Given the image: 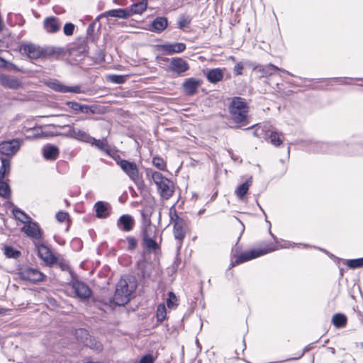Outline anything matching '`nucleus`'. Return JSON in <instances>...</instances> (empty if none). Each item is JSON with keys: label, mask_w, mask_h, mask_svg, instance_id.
Segmentation results:
<instances>
[{"label": "nucleus", "mask_w": 363, "mask_h": 363, "mask_svg": "<svg viewBox=\"0 0 363 363\" xmlns=\"http://www.w3.org/2000/svg\"><path fill=\"white\" fill-rule=\"evenodd\" d=\"M136 283L131 277H123L117 283L113 298L104 301V305L110 308L113 306H124L128 303L132 294L136 289Z\"/></svg>", "instance_id": "1"}, {"label": "nucleus", "mask_w": 363, "mask_h": 363, "mask_svg": "<svg viewBox=\"0 0 363 363\" xmlns=\"http://www.w3.org/2000/svg\"><path fill=\"white\" fill-rule=\"evenodd\" d=\"M230 119L237 124L236 128L248 124L249 106L246 99L233 97L228 106Z\"/></svg>", "instance_id": "2"}, {"label": "nucleus", "mask_w": 363, "mask_h": 363, "mask_svg": "<svg viewBox=\"0 0 363 363\" xmlns=\"http://www.w3.org/2000/svg\"><path fill=\"white\" fill-rule=\"evenodd\" d=\"M146 174L151 177L152 182L157 187L160 196L165 200L170 199L174 194V184L171 180L162 175V173L152 169H147Z\"/></svg>", "instance_id": "3"}, {"label": "nucleus", "mask_w": 363, "mask_h": 363, "mask_svg": "<svg viewBox=\"0 0 363 363\" xmlns=\"http://www.w3.org/2000/svg\"><path fill=\"white\" fill-rule=\"evenodd\" d=\"M17 274L21 280L30 283L40 282L45 278V275L36 268L28 266L21 267L17 269Z\"/></svg>", "instance_id": "4"}, {"label": "nucleus", "mask_w": 363, "mask_h": 363, "mask_svg": "<svg viewBox=\"0 0 363 363\" xmlns=\"http://www.w3.org/2000/svg\"><path fill=\"white\" fill-rule=\"evenodd\" d=\"M276 250L274 247H269L265 249H259V250H250L249 251H245L244 252L240 253L235 261L232 262L230 265V268L234 267L236 265H238L241 263L247 262L252 259H255L262 255H266L269 252H273Z\"/></svg>", "instance_id": "5"}, {"label": "nucleus", "mask_w": 363, "mask_h": 363, "mask_svg": "<svg viewBox=\"0 0 363 363\" xmlns=\"http://www.w3.org/2000/svg\"><path fill=\"white\" fill-rule=\"evenodd\" d=\"M76 339L84 345L96 350H101V344L92 339L89 332L84 328L77 329L74 332Z\"/></svg>", "instance_id": "6"}, {"label": "nucleus", "mask_w": 363, "mask_h": 363, "mask_svg": "<svg viewBox=\"0 0 363 363\" xmlns=\"http://www.w3.org/2000/svg\"><path fill=\"white\" fill-rule=\"evenodd\" d=\"M70 284L75 295L82 300L88 299L92 294L89 286L82 281L73 278Z\"/></svg>", "instance_id": "7"}, {"label": "nucleus", "mask_w": 363, "mask_h": 363, "mask_svg": "<svg viewBox=\"0 0 363 363\" xmlns=\"http://www.w3.org/2000/svg\"><path fill=\"white\" fill-rule=\"evenodd\" d=\"M20 51L26 55L30 59H38L45 57L44 48L33 43H27L21 45Z\"/></svg>", "instance_id": "8"}, {"label": "nucleus", "mask_w": 363, "mask_h": 363, "mask_svg": "<svg viewBox=\"0 0 363 363\" xmlns=\"http://www.w3.org/2000/svg\"><path fill=\"white\" fill-rule=\"evenodd\" d=\"M21 143L18 139L3 141L0 143V154L7 157H13L19 150Z\"/></svg>", "instance_id": "9"}, {"label": "nucleus", "mask_w": 363, "mask_h": 363, "mask_svg": "<svg viewBox=\"0 0 363 363\" xmlns=\"http://www.w3.org/2000/svg\"><path fill=\"white\" fill-rule=\"evenodd\" d=\"M119 167L130 180L138 184L140 177L138 167L135 162L125 160Z\"/></svg>", "instance_id": "10"}, {"label": "nucleus", "mask_w": 363, "mask_h": 363, "mask_svg": "<svg viewBox=\"0 0 363 363\" xmlns=\"http://www.w3.org/2000/svg\"><path fill=\"white\" fill-rule=\"evenodd\" d=\"M169 69L178 76H184L185 72L189 69V65L182 57H173L170 60Z\"/></svg>", "instance_id": "11"}, {"label": "nucleus", "mask_w": 363, "mask_h": 363, "mask_svg": "<svg viewBox=\"0 0 363 363\" xmlns=\"http://www.w3.org/2000/svg\"><path fill=\"white\" fill-rule=\"evenodd\" d=\"M254 70L259 72L261 74V77H270V76L274 74L277 72H281L288 75L293 76V74H291L287 70L279 68L271 63L266 65H258L254 68Z\"/></svg>", "instance_id": "12"}, {"label": "nucleus", "mask_w": 363, "mask_h": 363, "mask_svg": "<svg viewBox=\"0 0 363 363\" xmlns=\"http://www.w3.org/2000/svg\"><path fill=\"white\" fill-rule=\"evenodd\" d=\"M201 84L202 81L201 79L194 77L186 79L182 83L184 94L189 96L195 95Z\"/></svg>", "instance_id": "13"}, {"label": "nucleus", "mask_w": 363, "mask_h": 363, "mask_svg": "<svg viewBox=\"0 0 363 363\" xmlns=\"http://www.w3.org/2000/svg\"><path fill=\"white\" fill-rule=\"evenodd\" d=\"M21 231L25 233L28 237L40 240L42 238V230L36 222H33L32 220L26 223V225L21 228Z\"/></svg>", "instance_id": "14"}, {"label": "nucleus", "mask_w": 363, "mask_h": 363, "mask_svg": "<svg viewBox=\"0 0 363 363\" xmlns=\"http://www.w3.org/2000/svg\"><path fill=\"white\" fill-rule=\"evenodd\" d=\"M157 48L167 55H173L184 52L186 48V45L183 43H166L158 45Z\"/></svg>", "instance_id": "15"}, {"label": "nucleus", "mask_w": 363, "mask_h": 363, "mask_svg": "<svg viewBox=\"0 0 363 363\" xmlns=\"http://www.w3.org/2000/svg\"><path fill=\"white\" fill-rule=\"evenodd\" d=\"M0 84L11 89H17L22 86V82L17 77L4 74H0Z\"/></svg>", "instance_id": "16"}, {"label": "nucleus", "mask_w": 363, "mask_h": 363, "mask_svg": "<svg viewBox=\"0 0 363 363\" xmlns=\"http://www.w3.org/2000/svg\"><path fill=\"white\" fill-rule=\"evenodd\" d=\"M50 88L55 91L60 93L72 92L76 94L84 93V90L79 85L68 86L60 82H52L50 84Z\"/></svg>", "instance_id": "17"}, {"label": "nucleus", "mask_w": 363, "mask_h": 363, "mask_svg": "<svg viewBox=\"0 0 363 363\" xmlns=\"http://www.w3.org/2000/svg\"><path fill=\"white\" fill-rule=\"evenodd\" d=\"M134 224L135 220L133 218L128 214L122 215L117 221L118 228L124 232L131 231Z\"/></svg>", "instance_id": "18"}, {"label": "nucleus", "mask_w": 363, "mask_h": 363, "mask_svg": "<svg viewBox=\"0 0 363 363\" xmlns=\"http://www.w3.org/2000/svg\"><path fill=\"white\" fill-rule=\"evenodd\" d=\"M38 256L48 264L52 265L57 262V258L52 252L44 245L38 247Z\"/></svg>", "instance_id": "19"}, {"label": "nucleus", "mask_w": 363, "mask_h": 363, "mask_svg": "<svg viewBox=\"0 0 363 363\" xmlns=\"http://www.w3.org/2000/svg\"><path fill=\"white\" fill-rule=\"evenodd\" d=\"M43 26L48 33H55L60 30L61 23L60 22V20L56 17H47L44 20Z\"/></svg>", "instance_id": "20"}, {"label": "nucleus", "mask_w": 363, "mask_h": 363, "mask_svg": "<svg viewBox=\"0 0 363 363\" xmlns=\"http://www.w3.org/2000/svg\"><path fill=\"white\" fill-rule=\"evenodd\" d=\"M130 16V13L125 9H116L106 11L98 16V18L102 17H115L118 18L126 19Z\"/></svg>", "instance_id": "21"}, {"label": "nucleus", "mask_w": 363, "mask_h": 363, "mask_svg": "<svg viewBox=\"0 0 363 363\" xmlns=\"http://www.w3.org/2000/svg\"><path fill=\"white\" fill-rule=\"evenodd\" d=\"M42 151L43 157L47 160H55L60 154L59 148L57 146L51 144L45 145L43 147Z\"/></svg>", "instance_id": "22"}, {"label": "nucleus", "mask_w": 363, "mask_h": 363, "mask_svg": "<svg viewBox=\"0 0 363 363\" xmlns=\"http://www.w3.org/2000/svg\"><path fill=\"white\" fill-rule=\"evenodd\" d=\"M184 221L182 223H176L174 224L173 233L174 238L178 242V250H179L182 245V241L185 238V231L184 229Z\"/></svg>", "instance_id": "23"}, {"label": "nucleus", "mask_w": 363, "mask_h": 363, "mask_svg": "<svg viewBox=\"0 0 363 363\" xmlns=\"http://www.w3.org/2000/svg\"><path fill=\"white\" fill-rule=\"evenodd\" d=\"M168 26V21L165 17H157L151 23V30L160 33Z\"/></svg>", "instance_id": "24"}, {"label": "nucleus", "mask_w": 363, "mask_h": 363, "mask_svg": "<svg viewBox=\"0 0 363 363\" xmlns=\"http://www.w3.org/2000/svg\"><path fill=\"white\" fill-rule=\"evenodd\" d=\"M96 216L99 218H106L108 216V203L104 201H97L95 205Z\"/></svg>", "instance_id": "25"}, {"label": "nucleus", "mask_w": 363, "mask_h": 363, "mask_svg": "<svg viewBox=\"0 0 363 363\" xmlns=\"http://www.w3.org/2000/svg\"><path fill=\"white\" fill-rule=\"evenodd\" d=\"M91 146H94L97 149L101 151L104 152L106 154L110 150L111 147L108 145L106 138L96 139L94 137H91V140L89 143Z\"/></svg>", "instance_id": "26"}, {"label": "nucleus", "mask_w": 363, "mask_h": 363, "mask_svg": "<svg viewBox=\"0 0 363 363\" xmlns=\"http://www.w3.org/2000/svg\"><path fill=\"white\" fill-rule=\"evenodd\" d=\"M252 177H250L248 179L246 180L245 182L238 186V188L235 189V194L240 200L242 199L243 197L247 194L249 188L252 185Z\"/></svg>", "instance_id": "27"}, {"label": "nucleus", "mask_w": 363, "mask_h": 363, "mask_svg": "<svg viewBox=\"0 0 363 363\" xmlns=\"http://www.w3.org/2000/svg\"><path fill=\"white\" fill-rule=\"evenodd\" d=\"M223 77V72L219 68L212 69L207 73V79L211 82L216 84L222 80Z\"/></svg>", "instance_id": "28"}, {"label": "nucleus", "mask_w": 363, "mask_h": 363, "mask_svg": "<svg viewBox=\"0 0 363 363\" xmlns=\"http://www.w3.org/2000/svg\"><path fill=\"white\" fill-rule=\"evenodd\" d=\"M0 160L1 162V166L0 167V180H3L10 172L11 162L9 159L4 157H1Z\"/></svg>", "instance_id": "29"}, {"label": "nucleus", "mask_w": 363, "mask_h": 363, "mask_svg": "<svg viewBox=\"0 0 363 363\" xmlns=\"http://www.w3.org/2000/svg\"><path fill=\"white\" fill-rule=\"evenodd\" d=\"M12 213L15 218L23 223H26L32 220L27 213L18 207H14L12 209Z\"/></svg>", "instance_id": "30"}, {"label": "nucleus", "mask_w": 363, "mask_h": 363, "mask_svg": "<svg viewBox=\"0 0 363 363\" xmlns=\"http://www.w3.org/2000/svg\"><path fill=\"white\" fill-rule=\"evenodd\" d=\"M91 137L87 132L77 128H75L74 140L89 144L91 140Z\"/></svg>", "instance_id": "31"}, {"label": "nucleus", "mask_w": 363, "mask_h": 363, "mask_svg": "<svg viewBox=\"0 0 363 363\" xmlns=\"http://www.w3.org/2000/svg\"><path fill=\"white\" fill-rule=\"evenodd\" d=\"M143 245L144 247L149 252L155 251L159 248V245L154 240L152 235L143 238Z\"/></svg>", "instance_id": "32"}, {"label": "nucleus", "mask_w": 363, "mask_h": 363, "mask_svg": "<svg viewBox=\"0 0 363 363\" xmlns=\"http://www.w3.org/2000/svg\"><path fill=\"white\" fill-rule=\"evenodd\" d=\"M347 317L342 313H336L332 318V323L336 328H343L347 324Z\"/></svg>", "instance_id": "33"}, {"label": "nucleus", "mask_w": 363, "mask_h": 363, "mask_svg": "<svg viewBox=\"0 0 363 363\" xmlns=\"http://www.w3.org/2000/svg\"><path fill=\"white\" fill-rule=\"evenodd\" d=\"M147 6V2L145 1H142L133 4L130 8V11L132 13L140 14L146 10Z\"/></svg>", "instance_id": "34"}, {"label": "nucleus", "mask_w": 363, "mask_h": 363, "mask_svg": "<svg viewBox=\"0 0 363 363\" xmlns=\"http://www.w3.org/2000/svg\"><path fill=\"white\" fill-rule=\"evenodd\" d=\"M4 255L8 258L17 259L21 256V252L11 246H4Z\"/></svg>", "instance_id": "35"}, {"label": "nucleus", "mask_w": 363, "mask_h": 363, "mask_svg": "<svg viewBox=\"0 0 363 363\" xmlns=\"http://www.w3.org/2000/svg\"><path fill=\"white\" fill-rule=\"evenodd\" d=\"M128 78L127 75H118V74H109L107 76L106 79L108 81L116 84H121L125 82Z\"/></svg>", "instance_id": "36"}, {"label": "nucleus", "mask_w": 363, "mask_h": 363, "mask_svg": "<svg viewBox=\"0 0 363 363\" xmlns=\"http://www.w3.org/2000/svg\"><path fill=\"white\" fill-rule=\"evenodd\" d=\"M318 147H320V150H317V152H337L335 150V145H330L327 143H318L316 144Z\"/></svg>", "instance_id": "37"}, {"label": "nucleus", "mask_w": 363, "mask_h": 363, "mask_svg": "<svg viewBox=\"0 0 363 363\" xmlns=\"http://www.w3.org/2000/svg\"><path fill=\"white\" fill-rule=\"evenodd\" d=\"M10 194L11 189L9 185L3 180H0V196L4 198H8L10 196Z\"/></svg>", "instance_id": "38"}, {"label": "nucleus", "mask_w": 363, "mask_h": 363, "mask_svg": "<svg viewBox=\"0 0 363 363\" xmlns=\"http://www.w3.org/2000/svg\"><path fill=\"white\" fill-rule=\"evenodd\" d=\"M106 155L110 156L118 166H120L125 160L121 158L117 150H112L111 148Z\"/></svg>", "instance_id": "39"}, {"label": "nucleus", "mask_w": 363, "mask_h": 363, "mask_svg": "<svg viewBox=\"0 0 363 363\" xmlns=\"http://www.w3.org/2000/svg\"><path fill=\"white\" fill-rule=\"evenodd\" d=\"M166 313H167V311H166V308H165L164 305L160 304L157 306V312H156L157 321L160 322V323L162 322L166 318Z\"/></svg>", "instance_id": "40"}, {"label": "nucleus", "mask_w": 363, "mask_h": 363, "mask_svg": "<svg viewBox=\"0 0 363 363\" xmlns=\"http://www.w3.org/2000/svg\"><path fill=\"white\" fill-rule=\"evenodd\" d=\"M269 139L271 143L277 147L282 143V139L281 138V135L275 131H273L270 133Z\"/></svg>", "instance_id": "41"}, {"label": "nucleus", "mask_w": 363, "mask_h": 363, "mask_svg": "<svg viewBox=\"0 0 363 363\" xmlns=\"http://www.w3.org/2000/svg\"><path fill=\"white\" fill-rule=\"evenodd\" d=\"M347 265L350 269H357L363 267V257L353 259H348Z\"/></svg>", "instance_id": "42"}, {"label": "nucleus", "mask_w": 363, "mask_h": 363, "mask_svg": "<svg viewBox=\"0 0 363 363\" xmlns=\"http://www.w3.org/2000/svg\"><path fill=\"white\" fill-rule=\"evenodd\" d=\"M152 164L155 167H157L160 170L164 171L166 169V163L164 160L160 157H154L152 158Z\"/></svg>", "instance_id": "43"}, {"label": "nucleus", "mask_w": 363, "mask_h": 363, "mask_svg": "<svg viewBox=\"0 0 363 363\" xmlns=\"http://www.w3.org/2000/svg\"><path fill=\"white\" fill-rule=\"evenodd\" d=\"M169 214L170 221L172 223H173L174 224L176 223H179H179L184 222V220L178 216L177 211L174 207H172L169 209Z\"/></svg>", "instance_id": "44"}, {"label": "nucleus", "mask_w": 363, "mask_h": 363, "mask_svg": "<svg viewBox=\"0 0 363 363\" xmlns=\"http://www.w3.org/2000/svg\"><path fill=\"white\" fill-rule=\"evenodd\" d=\"M125 241L128 243L127 250L132 252L135 250L138 246V240L134 237L128 236Z\"/></svg>", "instance_id": "45"}, {"label": "nucleus", "mask_w": 363, "mask_h": 363, "mask_svg": "<svg viewBox=\"0 0 363 363\" xmlns=\"http://www.w3.org/2000/svg\"><path fill=\"white\" fill-rule=\"evenodd\" d=\"M191 23V19L189 17L182 16L179 17L178 21V28L184 30Z\"/></svg>", "instance_id": "46"}, {"label": "nucleus", "mask_w": 363, "mask_h": 363, "mask_svg": "<svg viewBox=\"0 0 363 363\" xmlns=\"http://www.w3.org/2000/svg\"><path fill=\"white\" fill-rule=\"evenodd\" d=\"M177 301V297L175 294L173 292L169 293V297L167 299V306L169 308H173L175 306H177L176 303Z\"/></svg>", "instance_id": "47"}, {"label": "nucleus", "mask_w": 363, "mask_h": 363, "mask_svg": "<svg viewBox=\"0 0 363 363\" xmlns=\"http://www.w3.org/2000/svg\"><path fill=\"white\" fill-rule=\"evenodd\" d=\"M80 113L94 114L96 113V106L82 104Z\"/></svg>", "instance_id": "48"}, {"label": "nucleus", "mask_w": 363, "mask_h": 363, "mask_svg": "<svg viewBox=\"0 0 363 363\" xmlns=\"http://www.w3.org/2000/svg\"><path fill=\"white\" fill-rule=\"evenodd\" d=\"M62 128L67 129V131L65 133V136L74 139L76 128L74 125H66L62 126Z\"/></svg>", "instance_id": "49"}, {"label": "nucleus", "mask_w": 363, "mask_h": 363, "mask_svg": "<svg viewBox=\"0 0 363 363\" xmlns=\"http://www.w3.org/2000/svg\"><path fill=\"white\" fill-rule=\"evenodd\" d=\"M74 25L72 23H65L63 28L64 34L67 36L72 35L74 33Z\"/></svg>", "instance_id": "50"}, {"label": "nucleus", "mask_w": 363, "mask_h": 363, "mask_svg": "<svg viewBox=\"0 0 363 363\" xmlns=\"http://www.w3.org/2000/svg\"><path fill=\"white\" fill-rule=\"evenodd\" d=\"M66 106H67L69 108L72 109L73 111L76 112H80L82 104L76 102V101H67L65 103Z\"/></svg>", "instance_id": "51"}, {"label": "nucleus", "mask_w": 363, "mask_h": 363, "mask_svg": "<svg viewBox=\"0 0 363 363\" xmlns=\"http://www.w3.org/2000/svg\"><path fill=\"white\" fill-rule=\"evenodd\" d=\"M152 226H142L141 235L142 238L150 237L152 235Z\"/></svg>", "instance_id": "52"}, {"label": "nucleus", "mask_w": 363, "mask_h": 363, "mask_svg": "<svg viewBox=\"0 0 363 363\" xmlns=\"http://www.w3.org/2000/svg\"><path fill=\"white\" fill-rule=\"evenodd\" d=\"M141 214H142V219H143L142 226H152L150 216L144 212H143Z\"/></svg>", "instance_id": "53"}, {"label": "nucleus", "mask_w": 363, "mask_h": 363, "mask_svg": "<svg viewBox=\"0 0 363 363\" xmlns=\"http://www.w3.org/2000/svg\"><path fill=\"white\" fill-rule=\"evenodd\" d=\"M155 359L150 354H147L141 357L138 363H154Z\"/></svg>", "instance_id": "54"}, {"label": "nucleus", "mask_w": 363, "mask_h": 363, "mask_svg": "<svg viewBox=\"0 0 363 363\" xmlns=\"http://www.w3.org/2000/svg\"><path fill=\"white\" fill-rule=\"evenodd\" d=\"M257 126V125H254L251 127H249L247 128H246L245 130H252V129H254L252 132V134L255 136V137H257V138H259L261 136V135L262 134V132L263 130L257 128H255Z\"/></svg>", "instance_id": "55"}, {"label": "nucleus", "mask_w": 363, "mask_h": 363, "mask_svg": "<svg viewBox=\"0 0 363 363\" xmlns=\"http://www.w3.org/2000/svg\"><path fill=\"white\" fill-rule=\"evenodd\" d=\"M58 265L62 271H68L72 275V279L74 278V273L66 262H60L58 263Z\"/></svg>", "instance_id": "56"}, {"label": "nucleus", "mask_w": 363, "mask_h": 363, "mask_svg": "<svg viewBox=\"0 0 363 363\" xmlns=\"http://www.w3.org/2000/svg\"><path fill=\"white\" fill-rule=\"evenodd\" d=\"M69 217L66 212L60 211L56 214V219L60 222H64Z\"/></svg>", "instance_id": "57"}, {"label": "nucleus", "mask_w": 363, "mask_h": 363, "mask_svg": "<svg viewBox=\"0 0 363 363\" xmlns=\"http://www.w3.org/2000/svg\"><path fill=\"white\" fill-rule=\"evenodd\" d=\"M243 68V65L241 62L237 63L233 68L235 74L236 76L241 75L242 74V71Z\"/></svg>", "instance_id": "58"}, {"label": "nucleus", "mask_w": 363, "mask_h": 363, "mask_svg": "<svg viewBox=\"0 0 363 363\" xmlns=\"http://www.w3.org/2000/svg\"><path fill=\"white\" fill-rule=\"evenodd\" d=\"M4 68H6L9 71H16L20 72L21 69H19L16 65L7 62V65L6 67H4Z\"/></svg>", "instance_id": "59"}, {"label": "nucleus", "mask_w": 363, "mask_h": 363, "mask_svg": "<svg viewBox=\"0 0 363 363\" xmlns=\"http://www.w3.org/2000/svg\"><path fill=\"white\" fill-rule=\"evenodd\" d=\"M45 52V57L47 55H51L57 52L55 48H44Z\"/></svg>", "instance_id": "60"}, {"label": "nucleus", "mask_w": 363, "mask_h": 363, "mask_svg": "<svg viewBox=\"0 0 363 363\" xmlns=\"http://www.w3.org/2000/svg\"><path fill=\"white\" fill-rule=\"evenodd\" d=\"M7 65V61L0 57V67H6Z\"/></svg>", "instance_id": "61"}, {"label": "nucleus", "mask_w": 363, "mask_h": 363, "mask_svg": "<svg viewBox=\"0 0 363 363\" xmlns=\"http://www.w3.org/2000/svg\"><path fill=\"white\" fill-rule=\"evenodd\" d=\"M311 348V345H307L304 349L301 354L300 355V357H301L305 352L309 351V350Z\"/></svg>", "instance_id": "62"}, {"label": "nucleus", "mask_w": 363, "mask_h": 363, "mask_svg": "<svg viewBox=\"0 0 363 363\" xmlns=\"http://www.w3.org/2000/svg\"><path fill=\"white\" fill-rule=\"evenodd\" d=\"M94 30V23H91L89 26L87 28V33H90Z\"/></svg>", "instance_id": "63"}, {"label": "nucleus", "mask_w": 363, "mask_h": 363, "mask_svg": "<svg viewBox=\"0 0 363 363\" xmlns=\"http://www.w3.org/2000/svg\"><path fill=\"white\" fill-rule=\"evenodd\" d=\"M330 80H333V81H342V80H345V78H342V77H334V78H331V79H329Z\"/></svg>", "instance_id": "64"}]
</instances>
